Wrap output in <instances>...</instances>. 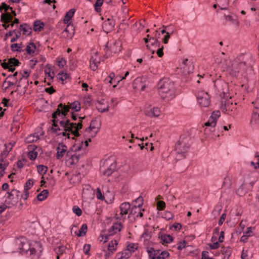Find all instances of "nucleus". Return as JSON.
Segmentation results:
<instances>
[{
	"instance_id": "f257e3e1",
	"label": "nucleus",
	"mask_w": 259,
	"mask_h": 259,
	"mask_svg": "<svg viewBox=\"0 0 259 259\" xmlns=\"http://www.w3.org/2000/svg\"><path fill=\"white\" fill-rule=\"evenodd\" d=\"M254 63V60L251 54H241L232 61L231 66L228 71L232 76H237L240 74L244 77H247L253 72L252 65Z\"/></svg>"
},
{
	"instance_id": "f03ea898",
	"label": "nucleus",
	"mask_w": 259,
	"mask_h": 259,
	"mask_svg": "<svg viewBox=\"0 0 259 259\" xmlns=\"http://www.w3.org/2000/svg\"><path fill=\"white\" fill-rule=\"evenodd\" d=\"M158 94L163 100L169 101L176 96V89L174 82L169 78L163 77L157 84Z\"/></svg>"
},
{
	"instance_id": "7ed1b4c3",
	"label": "nucleus",
	"mask_w": 259,
	"mask_h": 259,
	"mask_svg": "<svg viewBox=\"0 0 259 259\" xmlns=\"http://www.w3.org/2000/svg\"><path fill=\"white\" fill-rule=\"evenodd\" d=\"M69 111V108L65 104L60 103L58 105L57 109L52 114V117L53 118L52 122L53 123L51 127V131L52 133L56 134L58 131L61 130L58 124V122L60 121L58 117H60L61 119L64 120V119L65 118Z\"/></svg>"
},
{
	"instance_id": "20e7f679",
	"label": "nucleus",
	"mask_w": 259,
	"mask_h": 259,
	"mask_svg": "<svg viewBox=\"0 0 259 259\" xmlns=\"http://www.w3.org/2000/svg\"><path fill=\"white\" fill-rule=\"evenodd\" d=\"M191 138L188 136H181L179 140L175 145V150L179 154H181L185 157V154L189 149L191 145Z\"/></svg>"
},
{
	"instance_id": "39448f33",
	"label": "nucleus",
	"mask_w": 259,
	"mask_h": 259,
	"mask_svg": "<svg viewBox=\"0 0 259 259\" xmlns=\"http://www.w3.org/2000/svg\"><path fill=\"white\" fill-rule=\"evenodd\" d=\"M116 167V163L115 161L106 160L100 167V171L103 175L109 177L115 171Z\"/></svg>"
},
{
	"instance_id": "423d86ee",
	"label": "nucleus",
	"mask_w": 259,
	"mask_h": 259,
	"mask_svg": "<svg viewBox=\"0 0 259 259\" xmlns=\"http://www.w3.org/2000/svg\"><path fill=\"white\" fill-rule=\"evenodd\" d=\"M20 192L16 189H13L11 192H8V197L5 201L8 207H12L16 205L19 202V194Z\"/></svg>"
},
{
	"instance_id": "0eeeda50",
	"label": "nucleus",
	"mask_w": 259,
	"mask_h": 259,
	"mask_svg": "<svg viewBox=\"0 0 259 259\" xmlns=\"http://www.w3.org/2000/svg\"><path fill=\"white\" fill-rule=\"evenodd\" d=\"M196 98L198 102L202 107H207L210 104V97L207 92L201 91L198 92Z\"/></svg>"
},
{
	"instance_id": "6e6552de",
	"label": "nucleus",
	"mask_w": 259,
	"mask_h": 259,
	"mask_svg": "<svg viewBox=\"0 0 259 259\" xmlns=\"http://www.w3.org/2000/svg\"><path fill=\"white\" fill-rule=\"evenodd\" d=\"M75 12V10L74 9H70L65 15L63 21L64 23L65 24H68L67 27L66 29H64V30L63 31L62 34L63 35V36L65 37H69V36L67 34V33L68 32V28L70 26V23L69 22L70 20L72 18V17L73 16L74 13ZM72 36H69V37L71 38Z\"/></svg>"
},
{
	"instance_id": "1a4fd4ad",
	"label": "nucleus",
	"mask_w": 259,
	"mask_h": 259,
	"mask_svg": "<svg viewBox=\"0 0 259 259\" xmlns=\"http://www.w3.org/2000/svg\"><path fill=\"white\" fill-rule=\"evenodd\" d=\"M18 74V72H15L13 75H9L7 77L3 83V87H4L5 84L7 83V87L5 88V90H7L12 85L16 84L17 85V83L19 81L17 78Z\"/></svg>"
},
{
	"instance_id": "9d476101",
	"label": "nucleus",
	"mask_w": 259,
	"mask_h": 259,
	"mask_svg": "<svg viewBox=\"0 0 259 259\" xmlns=\"http://www.w3.org/2000/svg\"><path fill=\"white\" fill-rule=\"evenodd\" d=\"M20 253H27L30 249V245L25 239L21 238L16 241Z\"/></svg>"
},
{
	"instance_id": "9b49d317",
	"label": "nucleus",
	"mask_w": 259,
	"mask_h": 259,
	"mask_svg": "<svg viewBox=\"0 0 259 259\" xmlns=\"http://www.w3.org/2000/svg\"><path fill=\"white\" fill-rule=\"evenodd\" d=\"M119 208L120 210L119 215L120 216H118L116 213L114 217L116 220H124L125 219V216L124 215L127 214L128 211L131 208L130 204L128 202L122 203L120 205Z\"/></svg>"
},
{
	"instance_id": "f8f14e48",
	"label": "nucleus",
	"mask_w": 259,
	"mask_h": 259,
	"mask_svg": "<svg viewBox=\"0 0 259 259\" xmlns=\"http://www.w3.org/2000/svg\"><path fill=\"white\" fill-rule=\"evenodd\" d=\"M59 124L63 128L64 131L71 133L76 125V123L71 122L69 119H67L65 120H60Z\"/></svg>"
},
{
	"instance_id": "ddd939ff",
	"label": "nucleus",
	"mask_w": 259,
	"mask_h": 259,
	"mask_svg": "<svg viewBox=\"0 0 259 259\" xmlns=\"http://www.w3.org/2000/svg\"><path fill=\"white\" fill-rule=\"evenodd\" d=\"M123 225L122 223H115L109 229L108 232L109 235L105 236V240L104 243L107 241L108 237L109 236L113 235L117 232H120L121 230Z\"/></svg>"
},
{
	"instance_id": "4468645a",
	"label": "nucleus",
	"mask_w": 259,
	"mask_h": 259,
	"mask_svg": "<svg viewBox=\"0 0 259 259\" xmlns=\"http://www.w3.org/2000/svg\"><path fill=\"white\" fill-rule=\"evenodd\" d=\"M115 21L113 19L108 18L103 24L102 27L103 30L106 32L112 31L115 26Z\"/></svg>"
},
{
	"instance_id": "2eb2a0df",
	"label": "nucleus",
	"mask_w": 259,
	"mask_h": 259,
	"mask_svg": "<svg viewBox=\"0 0 259 259\" xmlns=\"http://www.w3.org/2000/svg\"><path fill=\"white\" fill-rule=\"evenodd\" d=\"M57 152L56 157L58 159H60L63 157L64 154L67 151V146L63 143H60L58 144V146L56 149Z\"/></svg>"
},
{
	"instance_id": "dca6fc26",
	"label": "nucleus",
	"mask_w": 259,
	"mask_h": 259,
	"mask_svg": "<svg viewBox=\"0 0 259 259\" xmlns=\"http://www.w3.org/2000/svg\"><path fill=\"white\" fill-rule=\"evenodd\" d=\"M160 110L158 107H153L150 110H146L145 114L149 117H157L160 115Z\"/></svg>"
},
{
	"instance_id": "f3484780",
	"label": "nucleus",
	"mask_w": 259,
	"mask_h": 259,
	"mask_svg": "<svg viewBox=\"0 0 259 259\" xmlns=\"http://www.w3.org/2000/svg\"><path fill=\"white\" fill-rule=\"evenodd\" d=\"M21 83H24V86L23 87L24 91L22 93H18L19 94H20L21 96L24 95L27 90L28 86L29 85V81L28 79H26V78L23 76L22 77H21L20 78L19 80V81L17 83V88H20L21 87Z\"/></svg>"
},
{
	"instance_id": "a211bd4d",
	"label": "nucleus",
	"mask_w": 259,
	"mask_h": 259,
	"mask_svg": "<svg viewBox=\"0 0 259 259\" xmlns=\"http://www.w3.org/2000/svg\"><path fill=\"white\" fill-rule=\"evenodd\" d=\"M69 153V151L67 152L66 156L69 157L67 161L69 162V164L71 165L76 164L80 158L81 155L80 154L76 155V154L72 155Z\"/></svg>"
},
{
	"instance_id": "6ab92c4d",
	"label": "nucleus",
	"mask_w": 259,
	"mask_h": 259,
	"mask_svg": "<svg viewBox=\"0 0 259 259\" xmlns=\"http://www.w3.org/2000/svg\"><path fill=\"white\" fill-rule=\"evenodd\" d=\"M158 238L161 240L162 244L169 243L174 240V238L170 235L163 234L161 232L158 234Z\"/></svg>"
},
{
	"instance_id": "aec40b11",
	"label": "nucleus",
	"mask_w": 259,
	"mask_h": 259,
	"mask_svg": "<svg viewBox=\"0 0 259 259\" xmlns=\"http://www.w3.org/2000/svg\"><path fill=\"white\" fill-rule=\"evenodd\" d=\"M98 58L97 54H96L94 56H92L90 58V67L93 71L97 69L98 64L100 63V60Z\"/></svg>"
},
{
	"instance_id": "412c9836",
	"label": "nucleus",
	"mask_w": 259,
	"mask_h": 259,
	"mask_svg": "<svg viewBox=\"0 0 259 259\" xmlns=\"http://www.w3.org/2000/svg\"><path fill=\"white\" fill-rule=\"evenodd\" d=\"M259 121V109L257 107H254L252 111V114L250 119V124H256Z\"/></svg>"
},
{
	"instance_id": "4be33fe9",
	"label": "nucleus",
	"mask_w": 259,
	"mask_h": 259,
	"mask_svg": "<svg viewBox=\"0 0 259 259\" xmlns=\"http://www.w3.org/2000/svg\"><path fill=\"white\" fill-rule=\"evenodd\" d=\"M68 105H66L69 108V109H71L73 111V112H78L80 111L81 109L80 103L78 101H75L73 102L70 103H68Z\"/></svg>"
},
{
	"instance_id": "5701e85b",
	"label": "nucleus",
	"mask_w": 259,
	"mask_h": 259,
	"mask_svg": "<svg viewBox=\"0 0 259 259\" xmlns=\"http://www.w3.org/2000/svg\"><path fill=\"white\" fill-rule=\"evenodd\" d=\"M20 31H22L25 35H29L32 32L31 27L26 23H23L20 26Z\"/></svg>"
},
{
	"instance_id": "b1692460",
	"label": "nucleus",
	"mask_w": 259,
	"mask_h": 259,
	"mask_svg": "<svg viewBox=\"0 0 259 259\" xmlns=\"http://www.w3.org/2000/svg\"><path fill=\"white\" fill-rule=\"evenodd\" d=\"M90 125L91 127H92V128L93 130H95L96 128L97 129V131L95 132L94 135L92 136V137H94L97 134V133L99 131V130L101 128V123L100 121L98 122V121L96 119H93L91 121Z\"/></svg>"
},
{
	"instance_id": "393cba45",
	"label": "nucleus",
	"mask_w": 259,
	"mask_h": 259,
	"mask_svg": "<svg viewBox=\"0 0 259 259\" xmlns=\"http://www.w3.org/2000/svg\"><path fill=\"white\" fill-rule=\"evenodd\" d=\"M204 125L206 126L204 130V134H208L209 131L213 132L214 131V127L216 123L213 121H207L204 123Z\"/></svg>"
},
{
	"instance_id": "a878e982",
	"label": "nucleus",
	"mask_w": 259,
	"mask_h": 259,
	"mask_svg": "<svg viewBox=\"0 0 259 259\" xmlns=\"http://www.w3.org/2000/svg\"><path fill=\"white\" fill-rule=\"evenodd\" d=\"M36 47L34 42H29L26 46L25 51L27 54L33 56L35 53Z\"/></svg>"
},
{
	"instance_id": "bb28decb",
	"label": "nucleus",
	"mask_w": 259,
	"mask_h": 259,
	"mask_svg": "<svg viewBox=\"0 0 259 259\" xmlns=\"http://www.w3.org/2000/svg\"><path fill=\"white\" fill-rule=\"evenodd\" d=\"M13 20V16L9 12L2 14L1 15V21L5 23H8Z\"/></svg>"
},
{
	"instance_id": "cd10ccee",
	"label": "nucleus",
	"mask_w": 259,
	"mask_h": 259,
	"mask_svg": "<svg viewBox=\"0 0 259 259\" xmlns=\"http://www.w3.org/2000/svg\"><path fill=\"white\" fill-rule=\"evenodd\" d=\"M155 35L154 37H151L149 38L150 41H151V45L153 46H155V48L159 47L160 44V42L158 40L157 37L160 35V33L158 34V36H157L158 33V31L156 30L154 32Z\"/></svg>"
},
{
	"instance_id": "c85d7f7f",
	"label": "nucleus",
	"mask_w": 259,
	"mask_h": 259,
	"mask_svg": "<svg viewBox=\"0 0 259 259\" xmlns=\"http://www.w3.org/2000/svg\"><path fill=\"white\" fill-rule=\"evenodd\" d=\"M131 251L126 248L122 252L117 253L116 256L118 257V259H127L131 256Z\"/></svg>"
},
{
	"instance_id": "c756f323",
	"label": "nucleus",
	"mask_w": 259,
	"mask_h": 259,
	"mask_svg": "<svg viewBox=\"0 0 259 259\" xmlns=\"http://www.w3.org/2000/svg\"><path fill=\"white\" fill-rule=\"evenodd\" d=\"M118 245L117 241L116 240H111L108 244V250L113 253L116 250V247Z\"/></svg>"
},
{
	"instance_id": "7c9ffc66",
	"label": "nucleus",
	"mask_w": 259,
	"mask_h": 259,
	"mask_svg": "<svg viewBox=\"0 0 259 259\" xmlns=\"http://www.w3.org/2000/svg\"><path fill=\"white\" fill-rule=\"evenodd\" d=\"M23 45L22 42H21L20 44H13L11 45V49L13 52H21L24 51L22 50V48H23Z\"/></svg>"
},
{
	"instance_id": "2f4dec72",
	"label": "nucleus",
	"mask_w": 259,
	"mask_h": 259,
	"mask_svg": "<svg viewBox=\"0 0 259 259\" xmlns=\"http://www.w3.org/2000/svg\"><path fill=\"white\" fill-rule=\"evenodd\" d=\"M218 3V7L221 10H227L229 5V0H216Z\"/></svg>"
},
{
	"instance_id": "473e14b6",
	"label": "nucleus",
	"mask_w": 259,
	"mask_h": 259,
	"mask_svg": "<svg viewBox=\"0 0 259 259\" xmlns=\"http://www.w3.org/2000/svg\"><path fill=\"white\" fill-rule=\"evenodd\" d=\"M48 194L49 191L48 190H44L39 194L37 195V199L38 201H42L47 198Z\"/></svg>"
},
{
	"instance_id": "72a5a7b5",
	"label": "nucleus",
	"mask_w": 259,
	"mask_h": 259,
	"mask_svg": "<svg viewBox=\"0 0 259 259\" xmlns=\"http://www.w3.org/2000/svg\"><path fill=\"white\" fill-rule=\"evenodd\" d=\"M45 24L40 21H36L33 24V30L34 31H40L44 27Z\"/></svg>"
},
{
	"instance_id": "f704fd0d",
	"label": "nucleus",
	"mask_w": 259,
	"mask_h": 259,
	"mask_svg": "<svg viewBox=\"0 0 259 259\" xmlns=\"http://www.w3.org/2000/svg\"><path fill=\"white\" fill-rule=\"evenodd\" d=\"M88 230V226L86 224H83L81 226L79 230V232L77 234V236H83L86 234Z\"/></svg>"
},
{
	"instance_id": "c9c22d12",
	"label": "nucleus",
	"mask_w": 259,
	"mask_h": 259,
	"mask_svg": "<svg viewBox=\"0 0 259 259\" xmlns=\"http://www.w3.org/2000/svg\"><path fill=\"white\" fill-rule=\"evenodd\" d=\"M221 113L219 110L214 111L212 112L210 117V120L212 119V121L217 123L218 119L220 117Z\"/></svg>"
},
{
	"instance_id": "e433bc0d",
	"label": "nucleus",
	"mask_w": 259,
	"mask_h": 259,
	"mask_svg": "<svg viewBox=\"0 0 259 259\" xmlns=\"http://www.w3.org/2000/svg\"><path fill=\"white\" fill-rule=\"evenodd\" d=\"M37 168L38 172L40 175H42V176L47 172V171L48 169V168L47 166L43 165H38L37 166Z\"/></svg>"
},
{
	"instance_id": "4c0bfd02",
	"label": "nucleus",
	"mask_w": 259,
	"mask_h": 259,
	"mask_svg": "<svg viewBox=\"0 0 259 259\" xmlns=\"http://www.w3.org/2000/svg\"><path fill=\"white\" fill-rule=\"evenodd\" d=\"M9 62L10 63V65L15 67L19 66L21 64L19 61L15 57L10 58L9 59Z\"/></svg>"
},
{
	"instance_id": "58836bf2",
	"label": "nucleus",
	"mask_w": 259,
	"mask_h": 259,
	"mask_svg": "<svg viewBox=\"0 0 259 259\" xmlns=\"http://www.w3.org/2000/svg\"><path fill=\"white\" fill-rule=\"evenodd\" d=\"M104 0H97L95 4H94V7L96 11L97 12H101V8L100 7L103 5V3Z\"/></svg>"
},
{
	"instance_id": "ea45409f",
	"label": "nucleus",
	"mask_w": 259,
	"mask_h": 259,
	"mask_svg": "<svg viewBox=\"0 0 259 259\" xmlns=\"http://www.w3.org/2000/svg\"><path fill=\"white\" fill-rule=\"evenodd\" d=\"M227 100L225 98V97H223L222 98L221 100V109L223 111H226L227 110Z\"/></svg>"
},
{
	"instance_id": "a19ab883",
	"label": "nucleus",
	"mask_w": 259,
	"mask_h": 259,
	"mask_svg": "<svg viewBox=\"0 0 259 259\" xmlns=\"http://www.w3.org/2000/svg\"><path fill=\"white\" fill-rule=\"evenodd\" d=\"M68 77V75L66 73H64L63 71L59 72L57 75V78L59 79L64 81Z\"/></svg>"
},
{
	"instance_id": "79ce46f5",
	"label": "nucleus",
	"mask_w": 259,
	"mask_h": 259,
	"mask_svg": "<svg viewBox=\"0 0 259 259\" xmlns=\"http://www.w3.org/2000/svg\"><path fill=\"white\" fill-rule=\"evenodd\" d=\"M138 248V244L130 243L126 247V249L131 252H134Z\"/></svg>"
},
{
	"instance_id": "37998d69",
	"label": "nucleus",
	"mask_w": 259,
	"mask_h": 259,
	"mask_svg": "<svg viewBox=\"0 0 259 259\" xmlns=\"http://www.w3.org/2000/svg\"><path fill=\"white\" fill-rule=\"evenodd\" d=\"M222 251L223 253L225 254V257H227V259H228L231 254V248L229 247H224Z\"/></svg>"
},
{
	"instance_id": "c03bdc74",
	"label": "nucleus",
	"mask_w": 259,
	"mask_h": 259,
	"mask_svg": "<svg viewBox=\"0 0 259 259\" xmlns=\"http://www.w3.org/2000/svg\"><path fill=\"white\" fill-rule=\"evenodd\" d=\"M57 64H58V66L61 68H63L64 66L66 64V63H67L66 60L63 58H58L57 59Z\"/></svg>"
},
{
	"instance_id": "a18cd8bd",
	"label": "nucleus",
	"mask_w": 259,
	"mask_h": 259,
	"mask_svg": "<svg viewBox=\"0 0 259 259\" xmlns=\"http://www.w3.org/2000/svg\"><path fill=\"white\" fill-rule=\"evenodd\" d=\"M34 149L33 148V149L30 150L28 154V157L32 160L35 159L37 155V152L34 151Z\"/></svg>"
},
{
	"instance_id": "49530a36",
	"label": "nucleus",
	"mask_w": 259,
	"mask_h": 259,
	"mask_svg": "<svg viewBox=\"0 0 259 259\" xmlns=\"http://www.w3.org/2000/svg\"><path fill=\"white\" fill-rule=\"evenodd\" d=\"M142 237L145 240H148L151 237V232L149 231L148 230H145L142 234Z\"/></svg>"
},
{
	"instance_id": "de8ad7c7",
	"label": "nucleus",
	"mask_w": 259,
	"mask_h": 259,
	"mask_svg": "<svg viewBox=\"0 0 259 259\" xmlns=\"http://www.w3.org/2000/svg\"><path fill=\"white\" fill-rule=\"evenodd\" d=\"M165 207V203L163 201H158L157 203V209L158 210H162Z\"/></svg>"
},
{
	"instance_id": "09e8293b",
	"label": "nucleus",
	"mask_w": 259,
	"mask_h": 259,
	"mask_svg": "<svg viewBox=\"0 0 259 259\" xmlns=\"http://www.w3.org/2000/svg\"><path fill=\"white\" fill-rule=\"evenodd\" d=\"M77 125L76 124L75 125L74 130H72V132H71V134L74 135V137L72 138V139L74 140L75 137H78L80 136V134L78 132V131L79 130H81V128H77Z\"/></svg>"
},
{
	"instance_id": "8fccbe9b",
	"label": "nucleus",
	"mask_w": 259,
	"mask_h": 259,
	"mask_svg": "<svg viewBox=\"0 0 259 259\" xmlns=\"http://www.w3.org/2000/svg\"><path fill=\"white\" fill-rule=\"evenodd\" d=\"M72 211L78 217L80 216L82 214V210L78 206L76 205H75L73 207Z\"/></svg>"
},
{
	"instance_id": "3c124183",
	"label": "nucleus",
	"mask_w": 259,
	"mask_h": 259,
	"mask_svg": "<svg viewBox=\"0 0 259 259\" xmlns=\"http://www.w3.org/2000/svg\"><path fill=\"white\" fill-rule=\"evenodd\" d=\"M134 202L137 204L136 205L138 208H140L143 204V199L141 196H139L138 198H137Z\"/></svg>"
},
{
	"instance_id": "603ef678",
	"label": "nucleus",
	"mask_w": 259,
	"mask_h": 259,
	"mask_svg": "<svg viewBox=\"0 0 259 259\" xmlns=\"http://www.w3.org/2000/svg\"><path fill=\"white\" fill-rule=\"evenodd\" d=\"M255 157L257 158V162L255 163L253 161L250 162V164L254 166L255 169L259 168V155H258V152H256L255 155Z\"/></svg>"
},
{
	"instance_id": "864d4df0",
	"label": "nucleus",
	"mask_w": 259,
	"mask_h": 259,
	"mask_svg": "<svg viewBox=\"0 0 259 259\" xmlns=\"http://www.w3.org/2000/svg\"><path fill=\"white\" fill-rule=\"evenodd\" d=\"M231 185V181L228 177H225L224 179L223 186L230 187Z\"/></svg>"
},
{
	"instance_id": "5fc2aeb1",
	"label": "nucleus",
	"mask_w": 259,
	"mask_h": 259,
	"mask_svg": "<svg viewBox=\"0 0 259 259\" xmlns=\"http://www.w3.org/2000/svg\"><path fill=\"white\" fill-rule=\"evenodd\" d=\"M16 34L15 35V37H13L11 39V42H15L17 40V39L20 37L21 36V31L18 30H16V32H14Z\"/></svg>"
},
{
	"instance_id": "6e6d98bb",
	"label": "nucleus",
	"mask_w": 259,
	"mask_h": 259,
	"mask_svg": "<svg viewBox=\"0 0 259 259\" xmlns=\"http://www.w3.org/2000/svg\"><path fill=\"white\" fill-rule=\"evenodd\" d=\"M162 217L166 220H170L173 218V214L170 211H165Z\"/></svg>"
},
{
	"instance_id": "4d7b16f0",
	"label": "nucleus",
	"mask_w": 259,
	"mask_h": 259,
	"mask_svg": "<svg viewBox=\"0 0 259 259\" xmlns=\"http://www.w3.org/2000/svg\"><path fill=\"white\" fill-rule=\"evenodd\" d=\"M186 241L185 240H183V241H180L178 243L177 249L179 250H181L184 248H185L186 247Z\"/></svg>"
},
{
	"instance_id": "13d9d810",
	"label": "nucleus",
	"mask_w": 259,
	"mask_h": 259,
	"mask_svg": "<svg viewBox=\"0 0 259 259\" xmlns=\"http://www.w3.org/2000/svg\"><path fill=\"white\" fill-rule=\"evenodd\" d=\"M91 248V245L90 244H85L83 248L84 253L86 255H90L89 251Z\"/></svg>"
},
{
	"instance_id": "bf43d9fd",
	"label": "nucleus",
	"mask_w": 259,
	"mask_h": 259,
	"mask_svg": "<svg viewBox=\"0 0 259 259\" xmlns=\"http://www.w3.org/2000/svg\"><path fill=\"white\" fill-rule=\"evenodd\" d=\"M96 197L98 199L101 200H104L105 198L104 196L102 195L101 191L99 188H98L97 189Z\"/></svg>"
},
{
	"instance_id": "052dcab7",
	"label": "nucleus",
	"mask_w": 259,
	"mask_h": 259,
	"mask_svg": "<svg viewBox=\"0 0 259 259\" xmlns=\"http://www.w3.org/2000/svg\"><path fill=\"white\" fill-rule=\"evenodd\" d=\"M65 250V248L63 245H60L56 249V252L59 255L62 254Z\"/></svg>"
},
{
	"instance_id": "680f3d73",
	"label": "nucleus",
	"mask_w": 259,
	"mask_h": 259,
	"mask_svg": "<svg viewBox=\"0 0 259 259\" xmlns=\"http://www.w3.org/2000/svg\"><path fill=\"white\" fill-rule=\"evenodd\" d=\"M246 192V191H243V185H242L236 191V193L240 196H243L245 193Z\"/></svg>"
},
{
	"instance_id": "e2e57ef3",
	"label": "nucleus",
	"mask_w": 259,
	"mask_h": 259,
	"mask_svg": "<svg viewBox=\"0 0 259 259\" xmlns=\"http://www.w3.org/2000/svg\"><path fill=\"white\" fill-rule=\"evenodd\" d=\"M85 116H84L83 117L79 116L78 117L79 121L77 123H76V125H77V128H82V120L85 119Z\"/></svg>"
},
{
	"instance_id": "0e129e2a",
	"label": "nucleus",
	"mask_w": 259,
	"mask_h": 259,
	"mask_svg": "<svg viewBox=\"0 0 259 259\" xmlns=\"http://www.w3.org/2000/svg\"><path fill=\"white\" fill-rule=\"evenodd\" d=\"M33 183L32 181L30 179L28 180L25 184L24 189L27 188L28 191H29V190L30 189L31 187L33 186Z\"/></svg>"
},
{
	"instance_id": "69168bd1",
	"label": "nucleus",
	"mask_w": 259,
	"mask_h": 259,
	"mask_svg": "<svg viewBox=\"0 0 259 259\" xmlns=\"http://www.w3.org/2000/svg\"><path fill=\"white\" fill-rule=\"evenodd\" d=\"M207 245H209L211 249H215L220 247V244L218 242H214L212 244L211 243H209Z\"/></svg>"
},
{
	"instance_id": "338daca9",
	"label": "nucleus",
	"mask_w": 259,
	"mask_h": 259,
	"mask_svg": "<svg viewBox=\"0 0 259 259\" xmlns=\"http://www.w3.org/2000/svg\"><path fill=\"white\" fill-rule=\"evenodd\" d=\"M29 193L28 191V189L25 188L24 190L23 193L21 195V197L24 200H26L28 198V197H29Z\"/></svg>"
},
{
	"instance_id": "774afa93",
	"label": "nucleus",
	"mask_w": 259,
	"mask_h": 259,
	"mask_svg": "<svg viewBox=\"0 0 259 259\" xmlns=\"http://www.w3.org/2000/svg\"><path fill=\"white\" fill-rule=\"evenodd\" d=\"M108 77L110 78L109 83L111 84L113 83V81H116V80L117 79V76L115 77V74L114 72L110 73L108 76Z\"/></svg>"
}]
</instances>
